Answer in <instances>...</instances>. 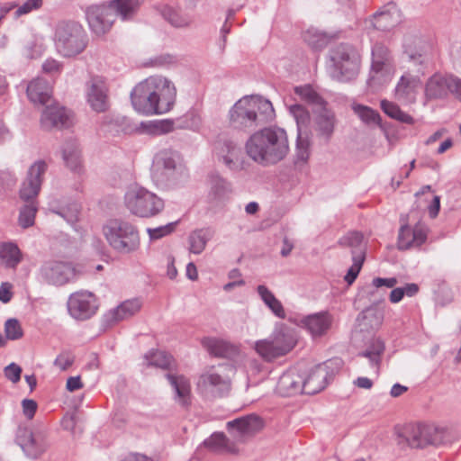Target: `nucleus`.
Listing matches in <instances>:
<instances>
[{
    "instance_id": "59",
    "label": "nucleus",
    "mask_w": 461,
    "mask_h": 461,
    "mask_svg": "<svg viewBox=\"0 0 461 461\" xmlns=\"http://www.w3.org/2000/svg\"><path fill=\"white\" fill-rule=\"evenodd\" d=\"M22 368L15 363H11L5 367V377L13 383H17L21 379Z\"/></svg>"
},
{
    "instance_id": "54",
    "label": "nucleus",
    "mask_w": 461,
    "mask_h": 461,
    "mask_svg": "<svg viewBox=\"0 0 461 461\" xmlns=\"http://www.w3.org/2000/svg\"><path fill=\"white\" fill-rule=\"evenodd\" d=\"M5 340H16L23 337V330L17 319H8L5 323Z\"/></svg>"
},
{
    "instance_id": "13",
    "label": "nucleus",
    "mask_w": 461,
    "mask_h": 461,
    "mask_svg": "<svg viewBox=\"0 0 461 461\" xmlns=\"http://www.w3.org/2000/svg\"><path fill=\"white\" fill-rule=\"evenodd\" d=\"M15 441L24 454L32 459L40 457L49 447L43 433H33L28 427L23 425L16 430Z\"/></svg>"
},
{
    "instance_id": "30",
    "label": "nucleus",
    "mask_w": 461,
    "mask_h": 461,
    "mask_svg": "<svg viewBox=\"0 0 461 461\" xmlns=\"http://www.w3.org/2000/svg\"><path fill=\"white\" fill-rule=\"evenodd\" d=\"M23 261V253L13 241L0 242V266L5 269H16Z\"/></svg>"
},
{
    "instance_id": "16",
    "label": "nucleus",
    "mask_w": 461,
    "mask_h": 461,
    "mask_svg": "<svg viewBox=\"0 0 461 461\" xmlns=\"http://www.w3.org/2000/svg\"><path fill=\"white\" fill-rule=\"evenodd\" d=\"M47 168L48 166L44 160H37L29 167L19 190V196L23 201L37 202L36 197L41 191Z\"/></svg>"
},
{
    "instance_id": "57",
    "label": "nucleus",
    "mask_w": 461,
    "mask_h": 461,
    "mask_svg": "<svg viewBox=\"0 0 461 461\" xmlns=\"http://www.w3.org/2000/svg\"><path fill=\"white\" fill-rule=\"evenodd\" d=\"M42 5V0H27L24 4L20 5L15 11V15L20 17L23 14H27L33 10H38Z\"/></svg>"
},
{
    "instance_id": "22",
    "label": "nucleus",
    "mask_w": 461,
    "mask_h": 461,
    "mask_svg": "<svg viewBox=\"0 0 461 461\" xmlns=\"http://www.w3.org/2000/svg\"><path fill=\"white\" fill-rule=\"evenodd\" d=\"M384 318V312L381 303H374L359 313L357 317L359 330L355 332V336L357 337L362 332L372 335L382 326Z\"/></svg>"
},
{
    "instance_id": "1",
    "label": "nucleus",
    "mask_w": 461,
    "mask_h": 461,
    "mask_svg": "<svg viewBox=\"0 0 461 461\" xmlns=\"http://www.w3.org/2000/svg\"><path fill=\"white\" fill-rule=\"evenodd\" d=\"M176 90L173 83L160 76L149 77L139 83L131 93L133 108L140 113L162 114L175 104Z\"/></svg>"
},
{
    "instance_id": "26",
    "label": "nucleus",
    "mask_w": 461,
    "mask_h": 461,
    "mask_svg": "<svg viewBox=\"0 0 461 461\" xmlns=\"http://www.w3.org/2000/svg\"><path fill=\"white\" fill-rule=\"evenodd\" d=\"M451 76L439 73L432 75L425 84L424 95L427 101L442 100L450 92Z\"/></svg>"
},
{
    "instance_id": "64",
    "label": "nucleus",
    "mask_w": 461,
    "mask_h": 461,
    "mask_svg": "<svg viewBox=\"0 0 461 461\" xmlns=\"http://www.w3.org/2000/svg\"><path fill=\"white\" fill-rule=\"evenodd\" d=\"M450 93L461 101V79L451 76Z\"/></svg>"
},
{
    "instance_id": "61",
    "label": "nucleus",
    "mask_w": 461,
    "mask_h": 461,
    "mask_svg": "<svg viewBox=\"0 0 461 461\" xmlns=\"http://www.w3.org/2000/svg\"><path fill=\"white\" fill-rule=\"evenodd\" d=\"M61 68L62 64L54 59H48L42 64L43 71L49 74L59 73Z\"/></svg>"
},
{
    "instance_id": "31",
    "label": "nucleus",
    "mask_w": 461,
    "mask_h": 461,
    "mask_svg": "<svg viewBox=\"0 0 461 461\" xmlns=\"http://www.w3.org/2000/svg\"><path fill=\"white\" fill-rule=\"evenodd\" d=\"M219 157L223 164L231 170L240 168V155L241 153L238 144L230 140L219 142Z\"/></svg>"
},
{
    "instance_id": "32",
    "label": "nucleus",
    "mask_w": 461,
    "mask_h": 461,
    "mask_svg": "<svg viewBox=\"0 0 461 461\" xmlns=\"http://www.w3.org/2000/svg\"><path fill=\"white\" fill-rule=\"evenodd\" d=\"M27 96L33 104L47 105L51 98V89L43 78L32 80L27 86Z\"/></svg>"
},
{
    "instance_id": "56",
    "label": "nucleus",
    "mask_w": 461,
    "mask_h": 461,
    "mask_svg": "<svg viewBox=\"0 0 461 461\" xmlns=\"http://www.w3.org/2000/svg\"><path fill=\"white\" fill-rule=\"evenodd\" d=\"M384 349V348H369L358 353V357L367 358L370 366L378 370Z\"/></svg>"
},
{
    "instance_id": "41",
    "label": "nucleus",
    "mask_w": 461,
    "mask_h": 461,
    "mask_svg": "<svg viewBox=\"0 0 461 461\" xmlns=\"http://www.w3.org/2000/svg\"><path fill=\"white\" fill-rule=\"evenodd\" d=\"M304 41L313 50L324 49L331 40V36L316 28H310L303 33Z\"/></svg>"
},
{
    "instance_id": "45",
    "label": "nucleus",
    "mask_w": 461,
    "mask_h": 461,
    "mask_svg": "<svg viewBox=\"0 0 461 461\" xmlns=\"http://www.w3.org/2000/svg\"><path fill=\"white\" fill-rule=\"evenodd\" d=\"M145 359L149 366H153L162 369L168 368L173 362L172 356L159 348H153L150 350V352L145 356Z\"/></svg>"
},
{
    "instance_id": "53",
    "label": "nucleus",
    "mask_w": 461,
    "mask_h": 461,
    "mask_svg": "<svg viewBox=\"0 0 461 461\" xmlns=\"http://www.w3.org/2000/svg\"><path fill=\"white\" fill-rule=\"evenodd\" d=\"M363 235L358 231H352L339 239V243L341 246L351 248V253L356 250L365 252L362 246Z\"/></svg>"
},
{
    "instance_id": "46",
    "label": "nucleus",
    "mask_w": 461,
    "mask_h": 461,
    "mask_svg": "<svg viewBox=\"0 0 461 461\" xmlns=\"http://www.w3.org/2000/svg\"><path fill=\"white\" fill-rule=\"evenodd\" d=\"M19 212L18 223L23 229L32 227L35 221L36 212L38 211L37 202H26Z\"/></svg>"
},
{
    "instance_id": "24",
    "label": "nucleus",
    "mask_w": 461,
    "mask_h": 461,
    "mask_svg": "<svg viewBox=\"0 0 461 461\" xmlns=\"http://www.w3.org/2000/svg\"><path fill=\"white\" fill-rule=\"evenodd\" d=\"M428 231L424 224L417 223L413 228L408 224L399 230L397 247L400 250L420 247L427 240Z\"/></svg>"
},
{
    "instance_id": "10",
    "label": "nucleus",
    "mask_w": 461,
    "mask_h": 461,
    "mask_svg": "<svg viewBox=\"0 0 461 461\" xmlns=\"http://www.w3.org/2000/svg\"><path fill=\"white\" fill-rule=\"evenodd\" d=\"M125 204L132 214L141 218L154 217L165 207L163 199L143 187L126 193Z\"/></svg>"
},
{
    "instance_id": "40",
    "label": "nucleus",
    "mask_w": 461,
    "mask_h": 461,
    "mask_svg": "<svg viewBox=\"0 0 461 461\" xmlns=\"http://www.w3.org/2000/svg\"><path fill=\"white\" fill-rule=\"evenodd\" d=\"M79 205L76 202L67 204H51L50 212L63 218L68 224L74 225L78 220Z\"/></svg>"
},
{
    "instance_id": "42",
    "label": "nucleus",
    "mask_w": 461,
    "mask_h": 461,
    "mask_svg": "<svg viewBox=\"0 0 461 461\" xmlns=\"http://www.w3.org/2000/svg\"><path fill=\"white\" fill-rule=\"evenodd\" d=\"M382 111L390 118L406 124H413L414 119L410 114L403 112L398 104L388 100H382L380 103Z\"/></svg>"
},
{
    "instance_id": "62",
    "label": "nucleus",
    "mask_w": 461,
    "mask_h": 461,
    "mask_svg": "<svg viewBox=\"0 0 461 461\" xmlns=\"http://www.w3.org/2000/svg\"><path fill=\"white\" fill-rule=\"evenodd\" d=\"M372 284L375 288H379L382 286L393 288L397 284V279L395 277H390V278L375 277L373 279Z\"/></svg>"
},
{
    "instance_id": "6",
    "label": "nucleus",
    "mask_w": 461,
    "mask_h": 461,
    "mask_svg": "<svg viewBox=\"0 0 461 461\" xmlns=\"http://www.w3.org/2000/svg\"><path fill=\"white\" fill-rule=\"evenodd\" d=\"M54 42L57 51L61 56L73 58L86 50L88 36L79 23L62 21L56 26Z\"/></svg>"
},
{
    "instance_id": "60",
    "label": "nucleus",
    "mask_w": 461,
    "mask_h": 461,
    "mask_svg": "<svg viewBox=\"0 0 461 461\" xmlns=\"http://www.w3.org/2000/svg\"><path fill=\"white\" fill-rule=\"evenodd\" d=\"M22 408L24 416L28 420H32L37 411L38 404L34 400L23 399L22 401Z\"/></svg>"
},
{
    "instance_id": "4",
    "label": "nucleus",
    "mask_w": 461,
    "mask_h": 461,
    "mask_svg": "<svg viewBox=\"0 0 461 461\" xmlns=\"http://www.w3.org/2000/svg\"><path fill=\"white\" fill-rule=\"evenodd\" d=\"M263 428V420L255 414H249L230 420L227 429L233 440L222 432H215L203 441V445L214 452L235 454L238 452L236 443H242Z\"/></svg>"
},
{
    "instance_id": "37",
    "label": "nucleus",
    "mask_w": 461,
    "mask_h": 461,
    "mask_svg": "<svg viewBox=\"0 0 461 461\" xmlns=\"http://www.w3.org/2000/svg\"><path fill=\"white\" fill-rule=\"evenodd\" d=\"M20 43L21 53L23 57L28 59L40 58L45 50L42 39L33 34L25 36Z\"/></svg>"
},
{
    "instance_id": "51",
    "label": "nucleus",
    "mask_w": 461,
    "mask_h": 461,
    "mask_svg": "<svg viewBox=\"0 0 461 461\" xmlns=\"http://www.w3.org/2000/svg\"><path fill=\"white\" fill-rule=\"evenodd\" d=\"M310 156V140L307 134L299 132L297 134L295 157L296 161L305 162L308 160Z\"/></svg>"
},
{
    "instance_id": "44",
    "label": "nucleus",
    "mask_w": 461,
    "mask_h": 461,
    "mask_svg": "<svg viewBox=\"0 0 461 461\" xmlns=\"http://www.w3.org/2000/svg\"><path fill=\"white\" fill-rule=\"evenodd\" d=\"M173 129L174 124L171 121L168 120L141 122L140 124V131H143L153 136H158L171 132Z\"/></svg>"
},
{
    "instance_id": "39",
    "label": "nucleus",
    "mask_w": 461,
    "mask_h": 461,
    "mask_svg": "<svg viewBox=\"0 0 461 461\" xmlns=\"http://www.w3.org/2000/svg\"><path fill=\"white\" fill-rule=\"evenodd\" d=\"M140 0H112L108 6L113 8V14L119 15L122 21L130 20L137 13Z\"/></svg>"
},
{
    "instance_id": "48",
    "label": "nucleus",
    "mask_w": 461,
    "mask_h": 461,
    "mask_svg": "<svg viewBox=\"0 0 461 461\" xmlns=\"http://www.w3.org/2000/svg\"><path fill=\"white\" fill-rule=\"evenodd\" d=\"M162 15L165 20L176 28L187 27L191 23V19L187 15L181 14L172 7H165Z\"/></svg>"
},
{
    "instance_id": "29",
    "label": "nucleus",
    "mask_w": 461,
    "mask_h": 461,
    "mask_svg": "<svg viewBox=\"0 0 461 461\" xmlns=\"http://www.w3.org/2000/svg\"><path fill=\"white\" fill-rule=\"evenodd\" d=\"M102 126L113 134H131L140 131V125L133 123L126 116L119 114L104 116L102 121Z\"/></svg>"
},
{
    "instance_id": "58",
    "label": "nucleus",
    "mask_w": 461,
    "mask_h": 461,
    "mask_svg": "<svg viewBox=\"0 0 461 461\" xmlns=\"http://www.w3.org/2000/svg\"><path fill=\"white\" fill-rule=\"evenodd\" d=\"M74 360L75 357L71 353L64 352L57 357L54 366L61 371H65L73 365Z\"/></svg>"
},
{
    "instance_id": "47",
    "label": "nucleus",
    "mask_w": 461,
    "mask_h": 461,
    "mask_svg": "<svg viewBox=\"0 0 461 461\" xmlns=\"http://www.w3.org/2000/svg\"><path fill=\"white\" fill-rule=\"evenodd\" d=\"M258 356L266 362H279L293 348H254Z\"/></svg>"
},
{
    "instance_id": "11",
    "label": "nucleus",
    "mask_w": 461,
    "mask_h": 461,
    "mask_svg": "<svg viewBox=\"0 0 461 461\" xmlns=\"http://www.w3.org/2000/svg\"><path fill=\"white\" fill-rule=\"evenodd\" d=\"M230 389V379L222 374L221 366H212L205 368L197 378L196 390L207 399L227 396Z\"/></svg>"
},
{
    "instance_id": "2",
    "label": "nucleus",
    "mask_w": 461,
    "mask_h": 461,
    "mask_svg": "<svg viewBox=\"0 0 461 461\" xmlns=\"http://www.w3.org/2000/svg\"><path fill=\"white\" fill-rule=\"evenodd\" d=\"M245 149L249 158L262 167L276 165L289 153L286 131L279 127L263 128L250 135Z\"/></svg>"
},
{
    "instance_id": "7",
    "label": "nucleus",
    "mask_w": 461,
    "mask_h": 461,
    "mask_svg": "<svg viewBox=\"0 0 461 461\" xmlns=\"http://www.w3.org/2000/svg\"><path fill=\"white\" fill-rule=\"evenodd\" d=\"M344 365L340 357H333L309 368L303 363V393L308 395L316 394L324 390L340 371Z\"/></svg>"
},
{
    "instance_id": "21",
    "label": "nucleus",
    "mask_w": 461,
    "mask_h": 461,
    "mask_svg": "<svg viewBox=\"0 0 461 461\" xmlns=\"http://www.w3.org/2000/svg\"><path fill=\"white\" fill-rule=\"evenodd\" d=\"M302 371H303V363H298L284 372L276 384L277 393L282 396L303 393Z\"/></svg>"
},
{
    "instance_id": "15",
    "label": "nucleus",
    "mask_w": 461,
    "mask_h": 461,
    "mask_svg": "<svg viewBox=\"0 0 461 461\" xmlns=\"http://www.w3.org/2000/svg\"><path fill=\"white\" fill-rule=\"evenodd\" d=\"M402 48L409 61L418 66L417 72L424 75L431 48L429 43L416 34L409 33L404 36Z\"/></svg>"
},
{
    "instance_id": "34",
    "label": "nucleus",
    "mask_w": 461,
    "mask_h": 461,
    "mask_svg": "<svg viewBox=\"0 0 461 461\" xmlns=\"http://www.w3.org/2000/svg\"><path fill=\"white\" fill-rule=\"evenodd\" d=\"M62 158L66 166L73 172L80 174L82 171L81 149L76 140H67L62 148Z\"/></svg>"
},
{
    "instance_id": "55",
    "label": "nucleus",
    "mask_w": 461,
    "mask_h": 461,
    "mask_svg": "<svg viewBox=\"0 0 461 461\" xmlns=\"http://www.w3.org/2000/svg\"><path fill=\"white\" fill-rule=\"evenodd\" d=\"M177 223L178 221H174L156 228H148L147 232L151 240H157L174 232Z\"/></svg>"
},
{
    "instance_id": "9",
    "label": "nucleus",
    "mask_w": 461,
    "mask_h": 461,
    "mask_svg": "<svg viewBox=\"0 0 461 461\" xmlns=\"http://www.w3.org/2000/svg\"><path fill=\"white\" fill-rule=\"evenodd\" d=\"M411 447L422 448L428 445L441 446L450 441L449 431L432 424H409L399 433Z\"/></svg>"
},
{
    "instance_id": "23",
    "label": "nucleus",
    "mask_w": 461,
    "mask_h": 461,
    "mask_svg": "<svg viewBox=\"0 0 461 461\" xmlns=\"http://www.w3.org/2000/svg\"><path fill=\"white\" fill-rule=\"evenodd\" d=\"M72 124L69 112L63 106L46 105L41 117V125L43 130L53 128H68Z\"/></svg>"
},
{
    "instance_id": "19",
    "label": "nucleus",
    "mask_w": 461,
    "mask_h": 461,
    "mask_svg": "<svg viewBox=\"0 0 461 461\" xmlns=\"http://www.w3.org/2000/svg\"><path fill=\"white\" fill-rule=\"evenodd\" d=\"M86 19L95 34L104 35L113 24L115 14L108 5H93L86 10Z\"/></svg>"
},
{
    "instance_id": "38",
    "label": "nucleus",
    "mask_w": 461,
    "mask_h": 461,
    "mask_svg": "<svg viewBox=\"0 0 461 461\" xmlns=\"http://www.w3.org/2000/svg\"><path fill=\"white\" fill-rule=\"evenodd\" d=\"M294 93L302 101L313 106L316 111L324 109L327 105V102L311 85L295 86Z\"/></svg>"
},
{
    "instance_id": "3",
    "label": "nucleus",
    "mask_w": 461,
    "mask_h": 461,
    "mask_svg": "<svg viewBox=\"0 0 461 461\" xmlns=\"http://www.w3.org/2000/svg\"><path fill=\"white\" fill-rule=\"evenodd\" d=\"M276 116L272 103L259 95L244 96L229 111L230 128L248 132L271 122Z\"/></svg>"
},
{
    "instance_id": "28",
    "label": "nucleus",
    "mask_w": 461,
    "mask_h": 461,
    "mask_svg": "<svg viewBox=\"0 0 461 461\" xmlns=\"http://www.w3.org/2000/svg\"><path fill=\"white\" fill-rule=\"evenodd\" d=\"M140 307L141 303L138 299L124 301L117 307L108 311L103 317V322L106 327L113 326L137 313Z\"/></svg>"
},
{
    "instance_id": "25",
    "label": "nucleus",
    "mask_w": 461,
    "mask_h": 461,
    "mask_svg": "<svg viewBox=\"0 0 461 461\" xmlns=\"http://www.w3.org/2000/svg\"><path fill=\"white\" fill-rule=\"evenodd\" d=\"M333 323V316L327 311L309 314L301 320V325L311 336L321 338L327 334Z\"/></svg>"
},
{
    "instance_id": "27",
    "label": "nucleus",
    "mask_w": 461,
    "mask_h": 461,
    "mask_svg": "<svg viewBox=\"0 0 461 461\" xmlns=\"http://www.w3.org/2000/svg\"><path fill=\"white\" fill-rule=\"evenodd\" d=\"M420 86L421 81L418 76L406 73L401 77L395 86V98L401 102L413 103Z\"/></svg>"
},
{
    "instance_id": "18",
    "label": "nucleus",
    "mask_w": 461,
    "mask_h": 461,
    "mask_svg": "<svg viewBox=\"0 0 461 461\" xmlns=\"http://www.w3.org/2000/svg\"><path fill=\"white\" fill-rule=\"evenodd\" d=\"M41 277L50 285H63L76 278L75 267L69 263L48 261L41 267Z\"/></svg>"
},
{
    "instance_id": "63",
    "label": "nucleus",
    "mask_w": 461,
    "mask_h": 461,
    "mask_svg": "<svg viewBox=\"0 0 461 461\" xmlns=\"http://www.w3.org/2000/svg\"><path fill=\"white\" fill-rule=\"evenodd\" d=\"M258 294H259L261 300L265 303L267 305L268 303H271L273 301V298L276 296L266 286L263 285H260L257 287Z\"/></svg>"
},
{
    "instance_id": "14",
    "label": "nucleus",
    "mask_w": 461,
    "mask_h": 461,
    "mask_svg": "<svg viewBox=\"0 0 461 461\" xmlns=\"http://www.w3.org/2000/svg\"><path fill=\"white\" fill-rule=\"evenodd\" d=\"M178 155L171 149L159 150L153 158L152 176L160 184H169L175 176Z\"/></svg>"
},
{
    "instance_id": "8",
    "label": "nucleus",
    "mask_w": 461,
    "mask_h": 461,
    "mask_svg": "<svg viewBox=\"0 0 461 461\" xmlns=\"http://www.w3.org/2000/svg\"><path fill=\"white\" fill-rule=\"evenodd\" d=\"M330 73L332 78L346 82L359 73L360 55L351 45L341 43L330 50Z\"/></svg>"
},
{
    "instance_id": "5",
    "label": "nucleus",
    "mask_w": 461,
    "mask_h": 461,
    "mask_svg": "<svg viewBox=\"0 0 461 461\" xmlns=\"http://www.w3.org/2000/svg\"><path fill=\"white\" fill-rule=\"evenodd\" d=\"M103 234L111 248L121 254H130L140 247V232L134 224L123 219H111L103 226Z\"/></svg>"
},
{
    "instance_id": "49",
    "label": "nucleus",
    "mask_w": 461,
    "mask_h": 461,
    "mask_svg": "<svg viewBox=\"0 0 461 461\" xmlns=\"http://www.w3.org/2000/svg\"><path fill=\"white\" fill-rule=\"evenodd\" d=\"M352 260L353 264L348 270V273L346 274L344 280L348 284L352 285L354 281L357 279L363 263L365 261V252L358 250H354L352 252Z\"/></svg>"
},
{
    "instance_id": "50",
    "label": "nucleus",
    "mask_w": 461,
    "mask_h": 461,
    "mask_svg": "<svg viewBox=\"0 0 461 461\" xmlns=\"http://www.w3.org/2000/svg\"><path fill=\"white\" fill-rule=\"evenodd\" d=\"M289 112L296 121L298 133L303 132V128H306L310 122L309 112L299 104L290 105Z\"/></svg>"
},
{
    "instance_id": "52",
    "label": "nucleus",
    "mask_w": 461,
    "mask_h": 461,
    "mask_svg": "<svg viewBox=\"0 0 461 461\" xmlns=\"http://www.w3.org/2000/svg\"><path fill=\"white\" fill-rule=\"evenodd\" d=\"M353 109L358 117L366 123L380 124V114L372 108L362 104H357Z\"/></svg>"
},
{
    "instance_id": "17",
    "label": "nucleus",
    "mask_w": 461,
    "mask_h": 461,
    "mask_svg": "<svg viewBox=\"0 0 461 461\" xmlns=\"http://www.w3.org/2000/svg\"><path fill=\"white\" fill-rule=\"evenodd\" d=\"M86 101L96 113H104L109 109V87L102 77H93L86 83Z\"/></svg>"
},
{
    "instance_id": "35",
    "label": "nucleus",
    "mask_w": 461,
    "mask_h": 461,
    "mask_svg": "<svg viewBox=\"0 0 461 461\" xmlns=\"http://www.w3.org/2000/svg\"><path fill=\"white\" fill-rule=\"evenodd\" d=\"M320 113L315 118V130L319 137L329 141L334 132L335 116L334 113L326 109L318 110Z\"/></svg>"
},
{
    "instance_id": "12",
    "label": "nucleus",
    "mask_w": 461,
    "mask_h": 461,
    "mask_svg": "<svg viewBox=\"0 0 461 461\" xmlns=\"http://www.w3.org/2000/svg\"><path fill=\"white\" fill-rule=\"evenodd\" d=\"M68 314L77 321H87L96 314L99 303L95 294L87 290L72 293L68 299Z\"/></svg>"
},
{
    "instance_id": "33",
    "label": "nucleus",
    "mask_w": 461,
    "mask_h": 461,
    "mask_svg": "<svg viewBox=\"0 0 461 461\" xmlns=\"http://www.w3.org/2000/svg\"><path fill=\"white\" fill-rule=\"evenodd\" d=\"M167 378L174 388L175 400L183 407L191 403V386L189 380L184 375H174L167 374Z\"/></svg>"
},
{
    "instance_id": "20",
    "label": "nucleus",
    "mask_w": 461,
    "mask_h": 461,
    "mask_svg": "<svg viewBox=\"0 0 461 461\" xmlns=\"http://www.w3.org/2000/svg\"><path fill=\"white\" fill-rule=\"evenodd\" d=\"M371 54L372 63L370 79L390 76L393 71V65L389 49L383 43L377 42L372 47Z\"/></svg>"
},
{
    "instance_id": "43",
    "label": "nucleus",
    "mask_w": 461,
    "mask_h": 461,
    "mask_svg": "<svg viewBox=\"0 0 461 461\" xmlns=\"http://www.w3.org/2000/svg\"><path fill=\"white\" fill-rule=\"evenodd\" d=\"M210 194L216 199H221L231 192L230 184L217 173L209 176Z\"/></svg>"
},
{
    "instance_id": "36",
    "label": "nucleus",
    "mask_w": 461,
    "mask_h": 461,
    "mask_svg": "<svg viewBox=\"0 0 461 461\" xmlns=\"http://www.w3.org/2000/svg\"><path fill=\"white\" fill-rule=\"evenodd\" d=\"M214 230L212 228H202L192 231L189 234V250L194 254H201L209 240L214 236Z\"/></svg>"
}]
</instances>
